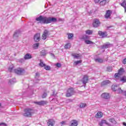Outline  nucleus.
I'll return each mask as SVG.
<instances>
[{
  "label": "nucleus",
  "instance_id": "1",
  "mask_svg": "<svg viewBox=\"0 0 126 126\" xmlns=\"http://www.w3.org/2000/svg\"><path fill=\"white\" fill-rule=\"evenodd\" d=\"M35 20L39 21L41 24H48V23H55L58 21V20L56 18L47 17L44 16H40L36 18Z\"/></svg>",
  "mask_w": 126,
  "mask_h": 126
},
{
  "label": "nucleus",
  "instance_id": "2",
  "mask_svg": "<svg viewBox=\"0 0 126 126\" xmlns=\"http://www.w3.org/2000/svg\"><path fill=\"white\" fill-rule=\"evenodd\" d=\"M34 114V110L32 108H27L24 109V113H23L24 117L28 118H31Z\"/></svg>",
  "mask_w": 126,
  "mask_h": 126
},
{
  "label": "nucleus",
  "instance_id": "3",
  "mask_svg": "<svg viewBox=\"0 0 126 126\" xmlns=\"http://www.w3.org/2000/svg\"><path fill=\"white\" fill-rule=\"evenodd\" d=\"M124 72L125 69L123 68H120V69L118 70V73H115L114 75L115 80L120 79L121 75H122V74H123Z\"/></svg>",
  "mask_w": 126,
  "mask_h": 126
},
{
  "label": "nucleus",
  "instance_id": "4",
  "mask_svg": "<svg viewBox=\"0 0 126 126\" xmlns=\"http://www.w3.org/2000/svg\"><path fill=\"white\" fill-rule=\"evenodd\" d=\"M14 72L19 75H21V74H22V73L24 72V69L22 68H18L14 70Z\"/></svg>",
  "mask_w": 126,
  "mask_h": 126
},
{
  "label": "nucleus",
  "instance_id": "5",
  "mask_svg": "<svg viewBox=\"0 0 126 126\" xmlns=\"http://www.w3.org/2000/svg\"><path fill=\"white\" fill-rule=\"evenodd\" d=\"M50 35V32H48V30H45L42 35V40H46L47 39V37Z\"/></svg>",
  "mask_w": 126,
  "mask_h": 126
},
{
  "label": "nucleus",
  "instance_id": "6",
  "mask_svg": "<svg viewBox=\"0 0 126 126\" xmlns=\"http://www.w3.org/2000/svg\"><path fill=\"white\" fill-rule=\"evenodd\" d=\"M72 95H73V88H71L67 90L66 96V97H70Z\"/></svg>",
  "mask_w": 126,
  "mask_h": 126
},
{
  "label": "nucleus",
  "instance_id": "7",
  "mask_svg": "<svg viewBox=\"0 0 126 126\" xmlns=\"http://www.w3.org/2000/svg\"><path fill=\"white\" fill-rule=\"evenodd\" d=\"M100 21H99V20L96 19L94 20V22L93 23V25L94 27H95V28L97 27H99L100 26Z\"/></svg>",
  "mask_w": 126,
  "mask_h": 126
},
{
  "label": "nucleus",
  "instance_id": "8",
  "mask_svg": "<svg viewBox=\"0 0 126 126\" xmlns=\"http://www.w3.org/2000/svg\"><path fill=\"white\" fill-rule=\"evenodd\" d=\"M101 98L103 99H110L111 96L110 95V94L107 93H104L101 94Z\"/></svg>",
  "mask_w": 126,
  "mask_h": 126
},
{
  "label": "nucleus",
  "instance_id": "9",
  "mask_svg": "<svg viewBox=\"0 0 126 126\" xmlns=\"http://www.w3.org/2000/svg\"><path fill=\"white\" fill-rule=\"evenodd\" d=\"M98 34L100 37H102V38H105L108 36V34H107V32H103L102 31H98Z\"/></svg>",
  "mask_w": 126,
  "mask_h": 126
},
{
  "label": "nucleus",
  "instance_id": "10",
  "mask_svg": "<svg viewBox=\"0 0 126 126\" xmlns=\"http://www.w3.org/2000/svg\"><path fill=\"white\" fill-rule=\"evenodd\" d=\"M40 37L41 35L39 33L35 34L33 37L35 42H39V41H40Z\"/></svg>",
  "mask_w": 126,
  "mask_h": 126
},
{
  "label": "nucleus",
  "instance_id": "11",
  "mask_svg": "<svg viewBox=\"0 0 126 126\" xmlns=\"http://www.w3.org/2000/svg\"><path fill=\"white\" fill-rule=\"evenodd\" d=\"M88 76H87V75H85L83 78V79H82V83H83L84 84H86V83H87L88 82Z\"/></svg>",
  "mask_w": 126,
  "mask_h": 126
},
{
  "label": "nucleus",
  "instance_id": "12",
  "mask_svg": "<svg viewBox=\"0 0 126 126\" xmlns=\"http://www.w3.org/2000/svg\"><path fill=\"white\" fill-rule=\"evenodd\" d=\"M47 102L46 101H35L34 102V104H36V105H38L39 106H44V105H46Z\"/></svg>",
  "mask_w": 126,
  "mask_h": 126
},
{
  "label": "nucleus",
  "instance_id": "13",
  "mask_svg": "<svg viewBox=\"0 0 126 126\" xmlns=\"http://www.w3.org/2000/svg\"><path fill=\"white\" fill-rule=\"evenodd\" d=\"M47 125L48 126H54V125H55V120L53 119L48 120Z\"/></svg>",
  "mask_w": 126,
  "mask_h": 126
},
{
  "label": "nucleus",
  "instance_id": "14",
  "mask_svg": "<svg viewBox=\"0 0 126 126\" xmlns=\"http://www.w3.org/2000/svg\"><path fill=\"white\" fill-rule=\"evenodd\" d=\"M72 56L73 57L74 59H77V60H80V59H81V56H80V54L72 53Z\"/></svg>",
  "mask_w": 126,
  "mask_h": 126
},
{
  "label": "nucleus",
  "instance_id": "15",
  "mask_svg": "<svg viewBox=\"0 0 126 126\" xmlns=\"http://www.w3.org/2000/svg\"><path fill=\"white\" fill-rule=\"evenodd\" d=\"M95 117L96 118V119H101V118L103 117V113L99 111L96 113V114L95 115Z\"/></svg>",
  "mask_w": 126,
  "mask_h": 126
},
{
  "label": "nucleus",
  "instance_id": "16",
  "mask_svg": "<svg viewBox=\"0 0 126 126\" xmlns=\"http://www.w3.org/2000/svg\"><path fill=\"white\" fill-rule=\"evenodd\" d=\"M105 124V125H107V126H110V124L109 123L107 122V121L105 120H101V122L98 124L99 126H103V124Z\"/></svg>",
  "mask_w": 126,
  "mask_h": 126
},
{
  "label": "nucleus",
  "instance_id": "17",
  "mask_svg": "<svg viewBox=\"0 0 126 126\" xmlns=\"http://www.w3.org/2000/svg\"><path fill=\"white\" fill-rule=\"evenodd\" d=\"M110 83H111V81H110L109 80L103 81L101 83V86H105L106 85H108V84H110Z\"/></svg>",
  "mask_w": 126,
  "mask_h": 126
},
{
  "label": "nucleus",
  "instance_id": "18",
  "mask_svg": "<svg viewBox=\"0 0 126 126\" xmlns=\"http://www.w3.org/2000/svg\"><path fill=\"white\" fill-rule=\"evenodd\" d=\"M25 60H30V59H32V55L31 54L28 53L24 56Z\"/></svg>",
  "mask_w": 126,
  "mask_h": 126
},
{
  "label": "nucleus",
  "instance_id": "19",
  "mask_svg": "<svg viewBox=\"0 0 126 126\" xmlns=\"http://www.w3.org/2000/svg\"><path fill=\"white\" fill-rule=\"evenodd\" d=\"M120 80L122 83H126V76H124L122 77H120V78L118 79V80Z\"/></svg>",
  "mask_w": 126,
  "mask_h": 126
},
{
  "label": "nucleus",
  "instance_id": "20",
  "mask_svg": "<svg viewBox=\"0 0 126 126\" xmlns=\"http://www.w3.org/2000/svg\"><path fill=\"white\" fill-rule=\"evenodd\" d=\"M111 10H108L107 11L105 15V18H109L110 17V16H111Z\"/></svg>",
  "mask_w": 126,
  "mask_h": 126
},
{
  "label": "nucleus",
  "instance_id": "21",
  "mask_svg": "<svg viewBox=\"0 0 126 126\" xmlns=\"http://www.w3.org/2000/svg\"><path fill=\"white\" fill-rule=\"evenodd\" d=\"M78 125V124L76 120H72L71 122V126H77Z\"/></svg>",
  "mask_w": 126,
  "mask_h": 126
},
{
  "label": "nucleus",
  "instance_id": "22",
  "mask_svg": "<svg viewBox=\"0 0 126 126\" xmlns=\"http://www.w3.org/2000/svg\"><path fill=\"white\" fill-rule=\"evenodd\" d=\"M116 93H117L118 94H121L122 93H124V91H123L122 89H121L120 88L118 87L117 88V90H116Z\"/></svg>",
  "mask_w": 126,
  "mask_h": 126
},
{
  "label": "nucleus",
  "instance_id": "23",
  "mask_svg": "<svg viewBox=\"0 0 126 126\" xmlns=\"http://www.w3.org/2000/svg\"><path fill=\"white\" fill-rule=\"evenodd\" d=\"M95 62H96V63H103V59L101 58H97L96 59H95Z\"/></svg>",
  "mask_w": 126,
  "mask_h": 126
},
{
  "label": "nucleus",
  "instance_id": "24",
  "mask_svg": "<svg viewBox=\"0 0 126 126\" xmlns=\"http://www.w3.org/2000/svg\"><path fill=\"white\" fill-rule=\"evenodd\" d=\"M118 87L116 86V85H113L112 86V90L113 91H115L116 92L117 89H118Z\"/></svg>",
  "mask_w": 126,
  "mask_h": 126
},
{
  "label": "nucleus",
  "instance_id": "25",
  "mask_svg": "<svg viewBox=\"0 0 126 126\" xmlns=\"http://www.w3.org/2000/svg\"><path fill=\"white\" fill-rule=\"evenodd\" d=\"M71 47V44L69 43H67L65 46H64V48L65 49H70V47Z\"/></svg>",
  "mask_w": 126,
  "mask_h": 126
},
{
  "label": "nucleus",
  "instance_id": "26",
  "mask_svg": "<svg viewBox=\"0 0 126 126\" xmlns=\"http://www.w3.org/2000/svg\"><path fill=\"white\" fill-rule=\"evenodd\" d=\"M107 3V0H103L100 2L99 4L100 5H105Z\"/></svg>",
  "mask_w": 126,
  "mask_h": 126
},
{
  "label": "nucleus",
  "instance_id": "27",
  "mask_svg": "<svg viewBox=\"0 0 126 126\" xmlns=\"http://www.w3.org/2000/svg\"><path fill=\"white\" fill-rule=\"evenodd\" d=\"M82 63V60L76 61L74 62V65H77L79 63Z\"/></svg>",
  "mask_w": 126,
  "mask_h": 126
},
{
  "label": "nucleus",
  "instance_id": "28",
  "mask_svg": "<svg viewBox=\"0 0 126 126\" xmlns=\"http://www.w3.org/2000/svg\"><path fill=\"white\" fill-rule=\"evenodd\" d=\"M40 55L41 56H45V55H47V52L45 50H43L40 52Z\"/></svg>",
  "mask_w": 126,
  "mask_h": 126
},
{
  "label": "nucleus",
  "instance_id": "29",
  "mask_svg": "<svg viewBox=\"0 0 126 126\" xmlns=\"http://www.w3.org/2000/svg\"><path fill=\"white\" fill-rule=\"evenodd\" d=\"M93 32L90 30H88L86 31V34H88V35H92Z\"/></svg>",
  "mask_w": 126,
  "mask_h": 126
},
{
  "label": "nucleus",
  "instance_id": "30",
  "mask_svg": "<svg viewBox=\"0 0 126 126\" xmlns=\"http://www.w3.org/2000/svg\"><path fill=\"white\" fill-rule=\"evenodd\" d=\"M39 66H40L41 67H43V66H46V64L44 63L43 61L42 60L40 61V63H39Z\"/></svg>",
  "mask_w": 126,
  "mask_h": 126
},
{
  "label": "nucleus",
  "instance_id": "31",
  "mask_svg": "<svg viewBox=\"0 0 126 126\" xmlns=\"http://www.w3.org/2000/svg\"><path fill=\"white\" fill-rule=\"evenodd\" d=\"M121 6H123V7H125L126 6V0H123V2L121 4Z\"/></svg>",
  "mask_w": 126,
  "mask_h": 126
},
{
  "label": "nucleus",
  "instance_id": "32",
  "mask_svg": "<svg viewBox=\"0 0 126 126\" xmlns=\"http://www.w3.org/2000/svg\"><path fill=\"white\" fill-rule=\"evenodd\" d=\"M111 47V44H104L103 46V49H107V48H110Z\"/></svg>",
  "mask_w": 126,
  "mask_h": 126
},
{
  "label": "nucleus",
  "instance_id": "33",
  "mask_svg": "<svg viewBox=\"0 0 126 126\" xmlns=\"http://www.w3.org/2000/svg\"><path fill=\"white\" fill-rule=\"evenodd\" d=\"M9 82L10 84H13V83H15L16 81H15V79H12L9 81Z\"/></svg>",
  "mask_w": 126,
  "mask_h": 126
},
{
  "label": "nucleus",
  "instance_id": "34",
  "mask_svg": "<svg viewBox=\"0 0 126 126\" xmlns=\"http://www.w3.org/2000/svg\"><path fill=\"white\" fill-rule=\"evenodd\" d=\"M39 47V43H35L33 45V49H38V47Z\"/></svg>",
  "mask_w": 126,
  "mask_h": 126
},
{
  "label": "nucleus",
  "instance_id": "35",
  "mask_svg": "<svg viewBox=\"0 0 126 126\" xmlns=\"http://www.w3.org/2000/svg\"><path fill=\"white\" fill-rule=\"evenodd\" d=\"M19 34V31H16L14 34V37H18Z\"/></svg>",
  "mask_w": 126,
  "mask_h": 126
},
{
  "label": "nucleus",
  "instance_id": "36",
  "mask_svg": "<svg viewBox=\"0 0 126 126\" xmlns=\"http://www.w3.org/2000/svg\"><path fill=\"white\" fill-rule=\"evenodd\" d=\"M109 121L112 124H116V121H115V119H114L113 118L109 119Z\"/></svg>",
  "mask_w": 126,
  "mask_h": 126
},
{
  "label": "nucleus",
  "instance_id": "37",
  "mask_svg": "<svg viewBox=\"0 0 126 126\" xmlns=\"http://www.w3.org/2000/svg\"><path fill=\"white\" fill-rule=\"evenodd\" d=\"M85 43L86 44H92L93 42H92V41H91V40H85Z\"/></svg>",
  "mask_w": 126,
  "mask_h": 126
},
{
  "label": "nucleus",
  "instance_id": "38",
  "mask_svg": "<svg viewBox=\"0 0 126 126\" xmlns=\"http://www.w3.org/2000/svg\"><path fill=\"white\" fill-rule=\"evenodd\" d=\"M68 39H71L73 37V34L72 33H68Z\"/></svg>",
  "mask_w": 126,
  "mask_h": 126
},
{
  "label": "nucleus",
  "instance_id": "39",
  "mask_svg": "<svg viewBox=\"0 0 126 126\" xmlns=\"http://www.w3.org/2000/svg\"><path fill=\"white\" fill-rule=\"evenodd\" d=\"M86 107V103H81L80 104V107L81 108H85Z\"/></svg>",
  "mask_w": 126,
  "mask_h": 126
},
{
  "label": "nucleus",
  "instance_id": "40",
  "mask_svg": "<svg viewBox=\"0 0 126 126\" xmlns=\"http://www.w3.org/2000/svg\"><path fill=\"white\" fill-rule=\"evenodd\" d=\"M13 69V65H12L10 66V67H9L8 70H9V71L11 72V71H12Z\"/></svg>",
  "mask_w": 126,
  "mask_h": 126
},
{
  "label": "nucleus",
  "instance_id": "41",
  "mask_svg": "<svg viewBox=\"0 0 126 126\" xmlns=\"http://www.w3.org/2000/svg\"><path fill=\"white\" fill-rule=\"evenodd\" d=\"M44 68L45 69H46V70H50V69H51V67H50V66H44Z\"/></svg>",
  "mask_w": 126,
  "mask_h": 126
},
{
  "label": "nucleus",
  "instance_id": "42",
  "mask_svg": "<svg viewBox=\"0 0 126 126\" xmlns=\"http://www.w3.org/2000/svg\"><path fill=\"white\" fill-rule=\"evenodd\" d=\"M107 71H109V72H111V71H112V67H107Z\"/></svg>",
  "mask_w": 126,
  "mask_h": 126
},
{
  "label": "nucleus",
  "instance_id": "43",
  "mask_svg": "<svg viewBox=\"0 0 126 126\" xmlns=\"http://www.w3.org/2000/svg\"><path fill=\"white\" fill-rule=\"evenodd\" d=\"M56 66H57V67H61V66H62V65L60 63H57L56 64Z\"/></svg>",
  "mask_w": 126,
  "mask_h": 126
},
{
  "label": "nucleus",
  "instance_id": "44",
  "mask_svg": "<svg viewBox=\"0 0 126 126\" xmlns=\"http://www.w3.org/2000/svg\"><path fill=\"white\" fill-rule=\"evenodd\" d=\"M42 98H46L47 97V94L44 93L42 96Z\"/></svg>",
  "mask_w": 126,
  "mask_h": 126
},
{
  "label": "nucleus",
  "instance_id": "45",
  "mask_svg": "<svg viewBox=\"0 0 126 126\" xmlns=\"http://www.w3.org/2000/svg\"><path fill=\"white\" fill-rule=\"evenodd\" d=\"M123 63L124 64H126V58L124 59V60L123 61Z\"/></svg>",
  "mask_w": 126,
  "mask_h": 126
},
{
  "label": "nucleus",
  "instance_id": "46",
  "mask_svg": "<svg viewBox=\"0 0 126 126\" xmlns=\"http://www.w3.org/2000/svg\"><path fill=\"white\" fill-rule=\"evenodd\" d=\"M100 0H94L95 3H98V2H100Z\"/></svg>",
  "mask_w": 126,
  "mask_h": 126
},
{
  "label": "nucleus",
  "instance_id": "47",
  "mask_svg": "<svg viewBox=\"0 0 126 126\" xmlns=\"http://www.w3.org/2000/svg\"><path fill=\"white\" fill-rule=\"evenodd\" d=\"M58 21H64V19H59Z\"/></svg>",
  "mask_w": 126,
  "mask_h": 126
},
{
  "label": "nucleus",
  "instance_id": "48",
  "mask_svg": "<svg viewBox=\"0 0 126 126\" xmlns=\"http://www.w3.org/2000/svg\"><path fill=\"white\" fill-rule=\"evenodd\" d=\"M39 76V73H35V77H38Z\"/></svg>",
  "mask_w": 126,
  "mask_h": 126
},
{
  "label": "nucleus",
  "instance_id": "49",
  "mask_svg": "<svg viewBox=\"0 0 126 126\" xmlns=\"http://www.w3.org/2000/svg\"><path fill=\"white\" fill-rule=\"evenodd\" d=\"M64 123H65V122H64V121H62L61 122V124H62V125H64Z\"/></svg>",
  "mask_w": 126,
  "mask_h": 126
},
{
  "label": "nucleus",
  "instance_id": "50",
  "mask_svg": "<svg viewBox=\"0 0 126 126\" xmlns=\"http://www.w3.org/2000/svg\"><path fill=\"white\" fill-rule=\"evenodd\" d=\"M124 7L125 8V12H126V7L125 6V7Z\"/></svg>",
  "mask_w": 126,
  "mask_h": 126
},
{
  "label": "nucleus",
  "instance_id": "51",
  "mask_svg": "<svg viewBox=\"0 0 126 126\" xmlns=\"http://www.w3.org/2000/svg\"><path fill=\"white\" fill-rule=\"evenodd\" d=\"M124 93H125V97H126V91H125V92H124Z\"/></svg>",
  "mask_w": 126,
  "mask_h": 126
},
{
  "label": "nucleus",
  "instance_id": "52",
  "mask_svg": "<svg viewBox=\"0 0 126 126\" xmlns=\"http://www.w3.org/2000/svg\"><path fill=\"white\" fill-rule=\"evenodd\" d=\"M51 56H52V57H55V55H54L53 54H51Z\"/></svg>",
  "mask_w": 126,
  "mask_h": 126
},
{
  "label": "nucleus",
  "instance_id": "53",
  "mask_svg": "<svg viewBox=\"0 0 126 126\" xmlns=\"http://www.w3.org/2000/svg\"><path fill=\"white\" fill-rule=\"evenodd\" d=\"M55 103H56V104H58V100H56Z\"/></svg>",
  "mask_w": 126,
  "mask_h": 126
},
{
  "label": "nucleus",
  "instance_id": "54",
  "mask_svg": "<svg viewBox=\"0 0 126 126\" xmlns=\"http://www.w3.org/2000/svg\"><path fill=\"white\" fill-rule=\"evenodd\" d=\"M123 125H124V126H126V123H123Z\"/></svg>",
  "mask_w": 126,
  "mask_h": 126
},
{
  "label": "nucleus",
  "instance_id": "55",
  "mask_svg": "<svg viewBox=\"0 0 126 126\" xmlns=\"http://www.w3.org/2000/svg\"><path fill=\"white\" fill-rule=\"evenodd\" d=\"M21 61H22V62H24V60L23 59H21Z\"/></svg>",
  "mask_w": 126,
  "mask_h": 126
},
{
  "label": "nucleus",
  "instance_id": "56",
  "mask_svg": "<svg viewBox=\"0 0 126 126\" xmlns=\"http://www.w3.org/2000/svg\"><path fill=\"white\" fill-rule=\"evenodd\" d=\"M53 95H55V92H53Z\"/></svg>",
  "mask_w": 126,
  "mask_h": 126
},
{
  "label": "nucleus",
  "instance_id": "57",
  "mask_svg": "<svg viewBox=\"0 0 126 126\" xmlns=\"http://www.w3.org/2000/svg\"><path fill=\"white\" fill-rule=\"evenodd\" d=\"M52 101H55V99H52Z\"/></svg>",
  "mask_w": 126,
  "mask_h": 126
},
{
  "label": "nucleus",
  "instance_id": "58",
  "mask_svg": "<svg viewBox=\"0 0 126 126\" xmlns=\"http://www.w3.org/2000/svg\"><path fill=\"white\" fill-rule=\"evenodd\" d=\"M107 44H110V43H109V42H107Z\"/></svg>",
  "mask_w": 126,
  "mask_h": 126
},
{
  "label": "nucleus",
  "instance_id": "59",
  "mask_svg": "<svg viewBox=\"0 0 126 126\" xmlns=\"http://www.w3.org/2000/svg\"><path fill=\"white\" fill-rule=\"evenodd\" d=\"M2 125V124H0V125Z\"/></svg>",
  "mask_w": 126,
  "mask_h": 126
},
{
  "label": "nucleus",
  "instance_id": "60",
  "mask_svg": "<svg viewBox=\"0 0 126 126\" xmlns=\"http://www.w3.org/2000/svg\"><path fill=\"white\" fill-rule=\"evenodd\" d=\"M1 104L0 103V106H1Z\"/></svg>",
  "mask_w": 126,
  "mask_h": 126
}]
</instances>
